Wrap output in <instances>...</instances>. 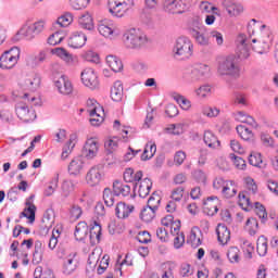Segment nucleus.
<instances>
[{"instance_id":"nucleus-1","label":"nucleus","mask_w":278,"mask_h":278,"mask_svg":"<svg viewBox=\"0 0 278 278\" xmlns=\"http://www.w3.org/2000/svg\"><path fill=\"white\" fill-rule=\"evenodd\" d=\"M123 42L126 49L140 51L149 45V37L139 28H130L124 33Z\"/></svg>"},{"instance_id":"nucleus-2","label":"nucleus","mask_w":278,"mask_h":278,"mask_svg":"<svg viewBox=\"0 0 278 278\" xmlns=\"http://www.w3.org/2000/svg\"><path fill=\"white\" fill-rule=\"evenodd\" d=\"M217 73L222 77H238L240 75V65L235 55L217 58Z\"/></svg>"},{"instance_id":"nucleus-3","label":"nucleus","mask_w":278,"mask_h":278,"mask_svg":"<svg viewBox=\"0 0 278 278\" xmlns=\"http://www.w3.org/2000/svg\"><path fill=\"white\" fill-rule=\"evenodd\" d=\"M248 34L250 36H255V38L252 39V42H270V36H273V33L270 31V26L263 24L255 18H252L249 22Z\"/></svg>"},{"instance_id":"nucleus-4","label":"nucleus","mask_w":278,"mask_h":278,"mask_svg":"<svg viewBox=\"0 0 278 278\" xmlns=\"http://www.w3.org/2000/svg\"><path fill=\"white\" fill-rule=\"evenodd\" d=\"M194 53V43L188 37H179L173 48V58L178 61L190 60Z\"/></svg>"},{"instance_id":"nucleus-5","label":"nucleus","mask_w":278,"mask_h":278,"mask_svg":"<svg viewBox=\"0 0 278 278\" xmlns=\"http://www.w3.org/2000/svg\"><path fill=\"white\" fill-rule=\"evenodd\" d=\"M188 34L195 40L197 45H200V47H207V45H210V37L205 35V26L201 24L199 17H194L190 21Z\"/></svg>"},{"instance_id":"nucleus-6","label":"nucleus","mask_w":278,"mask_h":278,"mask_svg":"<svg viewBox=\"0 0 278 278\" xmlns=\"http://www.w3.org/2000/svg\"><path fill=\"white\" fill-rule=\"evenodd\" d=\"M21 60V49L18 47H12L11 49L4 51L0 55V68L1 71H12L16 67Z\"/></svg>"},{"instance_id":"nucleus-7","label":"nucleus","mask_w":278,"mask_h":278,"mask_svg":"<svg viewBox=\"0 0 278 278\" xmlns=\"http://www.w3.org/2000/svg\"><path fill=\"white\" fill-rule=\"evenodd\" d=\"M109 12L112 16L123 18L136 5L134 0H108Z\"/></svg>"},{"instance_id":"nucleus-8","label":"nucleus","mask_w":278,"mask_h":278,"mask_svg":"<svg viewBox=\"0 0 278 278\" xmlns=\"http://www.w3.org/2000/svg\"><path fill=\"white\" fill-rule=\"evenodd\" d=\"M42 31H45V21L31 23V21L27 20L20 28L18 34L26 40H34Z\"/></svg>"},{"instance_id":"nucleus-9","label":"nucleus","mask_w":278,"mask_h":278,"mask_svg":"<svg viewBox=\"0 0 278 278\" xmlns=\"http://www.w3.org/2000/svg\"><path fill=\"white\" fill-rule=\"evenodd\" d=\"M15 113L20 121L23 123H31V121H36V111L29 108L25 102H17L15 104Z\"/></svg>"},{"instance_id":"nucleus-10","label":"nucleus","mask_w":278,"mask_h":278,"mask_svg":"<svg viewBox=\"0 0 278 278\" xmlns=\"http://www.w3.org/2000/svg\"><path fill=\"white\" fill-rule=\"evenodd\" d=\"M50 53L62 60L66 66H77V64H79V58H77V55H73L63 47L51 49Z\"/></svg>"},{"instance_id":"nucleus-11","label":"nucleus","mask_w":278,"mask_h":278,"mask_svg":"<svg viewBox=\"0 0 278 278\" xmlns=\"http://www.w3.org/2000/svg\"><path fill=\"white\" fill-rule=\"evenodd\" d=\"M81 81L86 88H90V90H97L99 88V76L94 70L87 67L80 74Z\"/></svg>"},{"instance_id":"nucleus-12","label":"nucleus","mask_w":278,"mask_h":278,"mask_svg":"<svg viewBox=\"0 0 278 278\" xmlns=\"http://www.w3.org/2000/svg\"><path fill=\"white\" fill-rule=\"evenodd\" d=\"M163 12L166 14H184L186 12V3L182 0H164Z\"/></svg>"},{"instance_id":"nucleus-13","label":"nucleus","mask_w":278,"mask_h":278,"mask_svg":"<svg viewBox=\"0 0 278 278\" xmlns=\"http://www.w3.org/2000/svg\"><path fill=\"white\" fill-rule=\"evenodd\" d=\"M98 31L100 36L109 38V40H114V38L118 36V33L116 31V25L108 20L99 22Z\"/></svg>"},{"instance_id":"nucleus-14","label":"nucleus","mask_w":278,"mask_h":278,"mask_svg":"<svg viewBox=\"0 0 278 278\" xmlns=\"http://www.w3.org/2000/svg\"><path fill=\"white\" fill-rule=\"evenodd\" d=\"M20 86L26 92H36L40 88V75L31 73L24 78Z\"/></svg>"},{"instance_id":"nucleus-15","label":"nucleus","mask_w":278,"mask_h":278,"mask_svg":"<svg viewBox=\"0 0 278 278\" xmlns=\"http://www.w3.org/2000/svg\"><path fill=\"white\" fill-rule=\"evenodd\" d=\"M222 7L230 18H238L244 12V7L235 0H223Z\"/></svg>"},{"instance_id":"nucleus-16","label":"nucleus","mask_w":278,"mask_h":278,"mask_svg":"<svg viewBox=\"0 0 278 278\" xmlns=\"http://www.w3.org/2000/svg\"><path fill=\"white\" fill-rule=\"evenodd\" d=\"M83 157L86 160H94L99 153V141L94 138H88L83 147Z\"/></svg>"},{"instance_id":"nucleus-17","label":"nucleus","mask_w":278,"mask_h":278,"mask_svg":"<svg viewBox=\"0 0 278 278\" xmlns=\"http://www.w3.org/2000/svg\"><path fill=\"white\" fill-rule=\"evenodd\" d=\"M212 73V68L207 64L199 63L194 65L191 71V83L201 81V79H205Z\"/></svg>"},{"instance_id":"nucleus-18","label":"nucleus","mask_w":278,"mask_h":278,"mask_svg":"<svg viewBox=\"0 0 278 278\" xmlns=\"http://www.w3.org/2000/svg\"><path fill=\"white\" fill-rule=\"evenodd\" d=\"M79 262L77 261V253L72 252L63 260V275H73L77 270Z\"/></svg>"},{"instance_id":"nucleus-19","label":"nucleus","mask_w":278,"mask_h":278,"mask_svg":"<svg viewBox=\"0 0 278 278\" xmlns=\"http://www.w3.org/2000/svg\"><path fill=\"white\" fill-rule=\"evenodd\" d=\"M218 205H220V200L218 197H208L203 201V212L206 216H214L218 214Z\"/></svg>"},{"instance_id":"nucleus-20","label":"nucleus","mask_w":278,"mask_h":278,"mask_svg":"<svg viewBox=\"0 0 278 278\" xmlns=\"http://www.w3.org/2000/svg\"><path fill=\"white\" fill-rule=\"evenodd\" d=\"M153 188V182L149 178L139 180L134 187V192L138 191V194L141 199H147L151 189Z\"/></svg>"},{"instance_id":"nucleus-21","label":"nucleus","mask_w":278,"mask_h":278,"mask_svg":"<svg viewBox=\"0 0 278 278\" xmlns=\"http://www.w3.org/2000/svg\"><path fill=\"white\" fill-rule=\"evenodd\" d=\"M88 40V37L86 36V34L81 33V31H75L67 41L68 47H71V49H81V47L86 46V42Z\"/></svg>"},{"instance_id":"nucleus-22","label":"nucleus","mask_w":278,"mask_h":278,"mask_svg":"<svg viewBox=\"0 0 278 278\" xmlns=\"http://www.w3.org/2000/svg\"><path fill=\"white\" fill-rule=\"evenodd\" d=\"M103 179V170L98 166H93L86 175V181L89 186H99Z\"/></svg>"},{"instance_id":"nucleus-23","label":"nucleus","mask_w":278,"mask_h":278,"mask_svg":"<svg viewBox=\"0 0 278 278\" xmlns=\"http://www.w3.org/2000/svg\"><path fill=\"white\" fill-rule=\"evenodd\" d=\"M54 85L61 94H71L73 92V84L65 75H61L59 79L54 80Z\"/></svg>"},{"instance_id":"nucleus-24","label":"nucleus","mask_w":278,"mask_h":278,"mask_svg":"<svg viewBox=\"0 0 278 278\" xmlns=\"http://www.w3.org/2000/svg\"><path fill=\"white\" fill-rule=\"evenodd\" d=\"M31 201H34V195H30L26 200V208L21 213V216L28 218L29 223H34V220H36V205Z\"/></svg>"},{"instance_id":"nucleus-25","label":"nucleus","mask_w":278,"mask_h":278,"mask_svg":"<svg viewBox=\"0 0 278 278\" xmlns=\"http://www.w3.org/2000/svg\"><path fill=\"white\" fill-rule=\"evenodd\" d=\"M216 233L218 242L222 243L224 247L225 244H227V242H229V240H231V231L224 224L217 225Z\"/></svg>"},{"instance_id":"nucleus-26","label":"nucleus","mask_w":278,"mask_h":278,"mask_svg":"<svg viewBox=\"0 0 278 278\" xmlns=\"http://www.w3.org/2000/svg\"><path fill=\"white\" fill-rule=\"evenodd\" d=\"M142 179V170L134 172V168L128 167L124 172V181L126 184H135L137 185Z\"/></svg>"},{"instance_id":"nucleus-27","label":"nucleus","mask_w":278,"mask_h":278,"mask_svg":"<svg viewBox=\"0 0 278 278\" xmlns=\"http://www.w3.org/2000/svg\"><path fill=\"white\" fill-rule=\"evenodd\" d=\"M113 193L115 197H129V194H131V187L123 184L122 181L115 180L113 182Z\"/></svg>"},{"instance_id":"nucleus-28","label":"nucleus","mask_w":278,"mask_h":278,"mask_svg":"<svg viewBox=\"0 0 278 278\" xmlns=\"http://www.w3.org/2000/svg\"><path fill=\"white\" fill-rule=\"evenodd\" d=\"M75 144H77V135L73 134L70 136L68 141L64 144L61 160H67L68 155L73 153V150L75 149Z\"/></svg>"},{"instance_id":"nucleus-29","label":"nucleus","mask_w":278,"mask_h":278,"mask_svg":"<svg viewBox=\"0 0 278 278\" xmlns=\"http://www.w3.org/2000/svg\"><path fill=\"white\" fill-rule=\"evenodd\" d=\"M84 170V156L74 157L68 165L70 175H79Z\"/></svg>"},{"instance_id":"nucleus-30","label":"nucleus","mask_w":278,"mask_h":278,"mask_svg":"<svg viewBox=\"0 0 278 278\" xmlns=\"http://www.w3.org/2000/svg\"><path fill=\"white\" fill-rule=\"evenodd\" d=\"M131 212H134V205H129L125 202H118L115 208L117 218H128Z\"/></svg>"},{"instance_id":"nucleus-31","label":"nucleus","mask_w":278,"mask_h":278,"mask_svg":"<svg viewBox=\"0 0 278 278\" xmlns=\"http://www.w3.org/2000/svg\"><path fill=\"white\" fill-rule=\"evenodd\" d=\"M77 180L65 179L61 185V197H63V199H68L71 192L77 187Z\"/></svg>"},{"instance_id":"nucleus-32","label":"nucleus","mask_w":278,"mask_h":278,"mask_svg":"<svg viewBox=\"0 0 278 278\" xmlns=\"http://www.w3.org/2000/svg\"><path fill=\"white\" fill-rule=\"evenodd\" d=\"M89 240L90 244L94 247V244H99L101 242V226L99 223L94 222L89 230Z\"/></svg>"},{"instance_id":"nucleus-33","label":"nucleus","mask_w":278,"mask_h":278,"mask_svg":"<svg viewBox=\"0 0 278 278\" xmlns=\"http://www.w3.org/2000/svg\"><path fill=\"white\" fill-rule=\"evenodd\" d=\"M203 140L206 147L210 149H218V147H220V141L211 130L204 131Z\"/></svg>"},{"instance_id":"nucleus-34","label":"nucleus","mask_w":278,"mask_h":278,"mask_svg":"<svg viewBox=\"0 0 278 278\" xmlns=\"http://www.w3.org/2000/svg\"><path fill=\"white\" fill-rule=\"evenodd\" d=\"M75 239L81 242L88 236V224L86 222H79L74 231Z\"/></svg>"},{"instance_id":"nucleus-35","label":"nucleus","mask_w":278,"mask_h":278,"mask_svg":"<svg viewBox=\"0 0 278 278\" xmlns=\"http://www.w3.org/2000/svg\"><path fill=\"white\" fill-rule=\"evenodd\" d=\"M111 99L115 102L123 101V83L121 80H116L111 88Z\"/></svg>"},{"instance_id":"nucleus-36","label":"nucleus","mask_w":278,"mask_h":278,"mask_svg":"<svg viewBox=\"0 0 278 278\" xmlns=\"http://www.w3.org/2000/svg\"><path fill=\"white\" fill-rule=\"evenodd\" d=\"M106 64H108L109 68H111V71H113V73H121V71L123 68V61H121V59H118L115 55H108Z\"/></svg>"},{"instance_id":"nucleus-37","label":"nucleus","mask_w":278,"mask_h":278,"mask_svg":"<svg viewBox=\"0 0 278 278\" xmlns=\"http://www.w3.org/2000/svg\"><path fill=\"white\" fill-rule=\"evenodd\" d=\"M78 24L83 29H87L88 31L94 29V22H92V15L90 13L83 14L78 20Z\"/></svg>"},{"instance_id":"nucleus-38","label":"nucleus","mask_w":278,"mask_h":278,"mask_svg":"<svg viewBox=\"0 0 278 278\" xmlns=\"http://www.w3.org/2000/svg\"><path fill=\"white\" fill-rule=\"evenodd\" d=\"M235 118L239 123H245L247 125H250L251 127H254V129H256V127H257V122H255V118H253V116H251V115H247L242 111L236 113Z\"/></svg>"},{"instance_id":"nucleus-39","label":"nucleus","mask_w":278,"mask_h":278,"mask_svg":"<svg viewBox=\"0 0 278 278\" xmlns=\"http://www.w3.org/2000/svg\"><path fill=\"white\" fill-rule=\"evenodd\" d=\"M156 151H157V146H155V143H153L152 141H149L146 144L143 153L141 154L142 162H147L148 160H151V157L155 155Z\"/></svg>"},{"instance_id":"nucleus-40","label":"nucleus","mask_w":278,"mask_h":278,"mask_svg":"<svg viewBox=\"0 0 278 278\" xmlns=\"http://www.w3.org/2000/svg\"><path fill=\"white\" fill-rule=\"evenodd\" d=\"M155 212H157V208H153V206L147 205L141 211V214H140L141 220H143V223H151V220L155 218Z\"/></svg>"},{"instance_id":"nucleus-41","label":"nucleus","mask_w":278,"mask_h":278,"mask_svg":"<svg viewBox=\"0 0 278 278\" xmlns=\"http://www.w3.org/2000/svg\"><path fill=\"white\" fill-rule=\"evenodd\" d=\"M238 55L240 60H247L251 55V50L249 49V40L242 39L238 46Z\"/></svg>"},{"instance_id":"nucleus-42","label":"nucleus","mask_w":278,"mask_h":278,"mask_svg":"<svg viewBox=\"0 0 278 278\" xmlns=\"http://www.w3.org/2000/svg\"><path fill=\"white\" fill-rule=\"evenodd\" d=\"M199 9L202 12V14H210V12H213V14H215L216 16H220L218 8L212 5L210 1H201L199 4Z\"/></svg>"},{"instance_id":"nucleus-43","label":"nucleus","mask_w":278,"mask_h":278,"mask_svg":"<svg viewBox=\"0 0 278 278\" xmlns=\"http://www.w3.org/2000/svg\"><path fill=\"white\" fill-rule=\"evenodd\" d=\"M256 251L261 257L266 256V253H268V241L266 240V237L261 236L257 239Z\"/></svg>"},{"instance_id":"nucleus-44","label":"nucleus","mask_w":278,"mask_h":278,"mask_svg":"<svg viewBox=\"0 0 278 278\" xmlns=\"http://www.w3.org/2000/svg\"><path fill=\"white\" fill-rule=\"evenodd\" d=\"M238 136H240L241 140H252L253 139V131L249 129V127L244 125H238L236 127Z\"/></svg>"},{"instance_id":"nucleus-45","label":"nucleus","mask_w":278,"mask_h":278,"mask_svg":"<svg viewBox=\"0 0 278 278\" xmlns=\"http://www.w3.org/2000/svg\"><path fill=\"white\" fill-rule=\"evenodd\" d=\"M194 94L198 99H207L212 94V87L210 85H201L199 88L194 89Z\"/></svg>"},{"instance_id":"nucleus-46","label":"nucleus","mask_w":278,"mask_h":278,"mask_svg":"<svg viewBox=\"0 0 278 278\" xmlns=\"http://www.w3.org/2000/svg\"><path fill=\"white\" fill-rule=\"evenodd\" d=\"M254 46H252V49H254V51L256 53H260L261 55L264 53H268V49H270V42L268 41H256L253 42Z\"/></svg>"},{"instance_id":"nucleus-47","label":"nucleus","mask_w":278,"mask_h":278,"mask_svg":"<svg viewBox=\"0 0 278 278\" xmlns=\"http://www.w3.org/2000/svg\"><path fill=\"white\" fill-rule=\"evenodd\" d=\"M59 181H60V179L58 176L53 177L50 180L49 186L43 191L45 197H53V194H55V190H58Z\"/></svg>"},{"instance_id":"nucleus-48","label":"nucleus","mask_w":278,"mask_h":278,"mask_svg":"<svg viewBox=\"0 0 278 278\" xmlns=\"http://www.w3.org/2000/svg\"><path fill=\"white\" fill-rule=\"evenodd\" d=\"M174 99L178 105H180L181 110H185V112H188L190 108H192V102L181 94L175 96Z\"/></svg>"},{"instance_id":"nucleus-49","label":"nucleus","mask_w":278,"mask_h":278,"mask_svg":"<svg viewBox=\"0 0 278 278\" xmlns=\"http://www.w3.org/2000/svg\"><path fill=\"white\" fill-rule=\"evenodd\" d=\"M40 262H42V241H36L33 264H40Z\"/></svg>"},{"instance_id":"nucleus-50","label":"nucleus","mask_w":278,"mask_h":278,"mask_svg":"<svg viewBox=\"0 0 278 278\" xmlns=\"http://www.w3.org/2000/svg\"><path fill=\"white\" fill-rule=\"evenodd\" d=\"M227 257L230 264H238V262H240V249H238V247L229 248Z\"/></svg>"},{"instance_id":"nucleus-51","label":"nucleus","mask_w":278,"mask_h":278,"mask_svg":"<svg viewBox=\"0 0 278 278\" xmlns=\"http://www.w3.org/2000/svg\"><path fill=\"white\" fill-rule=\"evenodd\" d=\"M255 214L262 220V223H266L268 218V213H266V207L262 205L260 202L254 203Z\"/></svg>"},{"instance_id":"nucleus-52","label":"nucleus","mask_w":278,"mask_h":278,"mask_svg":"<svg viewBox=\"0 0 278 278\" xmlns=\"http://www.w3.org/2000/svg\"><path fill=\"white\" fill-rule=\"evenodd\" d=\"M222 193L226 199H231L232 197H236V194H238V189L233 187L232 181H228L227 185L222 190Z\"/></svg>"},{"instance_id":"nucleus-53","label":"nucleus","mask_w":278,"mask_h":278,"mask_svg":"<svg viewBox=\"0 0 278 278\" xmlns=\"http://www.w3.org/2000/svg\"><path fill=\"white\" fill-rule=\"evenodd\" d=\"M89 115L91 116L90 123L93 127H99L103 123V116H101L97 110L89 109Z\"/></svg>"},{"instance_id":"nucleus-54","label":"nucleus","mask_w":278,"mask_h":278,"mask_svg":"<svg viewBox=\"0 0 278 278\" xmlns=\"http://www.w3.org/2000/svg\"><path fill=\"white\" fill-rule=\"evenodd\" d=\"M210 38L212 42H215V45H217V47H223V45L225 43V37H223V33L218 30H211Z\"/></svg>"},{"instance_id":"nucleus-55","label":"nucleus","mask_w":278,"mask_h":278,"mask_svg":"<svg viewBox=\"0 0 278 278\" xmlns=\"http://www.w3.org/2000/svg\"><path fill=\"white\" fill-rule=\"evenodd\" d=\"M118 142H121V138L111 137L105 141L104 147L110 153H112V151H116L118 149Z\"/></svg>"},{"instance_id":"nucleus-56","label":"nucleus","mask_w":278,"mask_h":278,"mask_svg":"<svg viewBox=\"0 0 278 278\" xmlns=\"http://www.w3.org/2000/svg\"><path fill=\"white\" fill-rule=\"evenodd\" d=\"M247 227H248V231L250 233V236H255V233H257V229L260 228V224L257 223L256 218H248L247 223H245Z\"/></svg>"},{"instance_id":"nucleus-57","label":"nucleus","mask_w":278,"mask_h":278,"mask_svg":"<svg viewBox=\"0 0 278 278\" xmlns=\"http://www.w3.org/2000/svg\"><path fill=\"white\" fill-rule=\"evenodd\" d=\"M73 23V14L72 13H65L64 15L60 16L56 20V25L59 27H68Z\"/></svg>"},{"instance_id":"nucleus-58","label":"nucleus","mask_w":278,"mask_h":278,"mask_svg":"<svg viewBox=\"0 0 278 278\" xmlns=\"http://www.w3.org/2000/svg\"><path fill=\"white\" fill-rule=\"evenodd\" d=\"M81 214H84V211L81 210V206L78 204H73L70 208V217L72 220H79L81 218Z\"/></svg>"},{"instance_id":"nucleus-59","label":"nucleus","mask_w":278,"mask_h":278,"mask_svg":"<svg viewBox=\"0 0 278 278\" xmlns=\"http://www.w3.org/2000/svg\"><path fill=\"white\" fill-rule=\"evenodd\" d=\"M249 163L251 164V166H256L257 168H262V164H263L262 154L258 152H254L250 154Z\"/></svg>"},{"instance_id":"nucleus-60","label":"nucleus","mask_w":278,"mask_h":278,"mask_svg":"<svg viewBox=\"0 0 278 278\" xmlns=\"http://www.w3.org/2000/svg\"><path fill=\"white\" fill-rule=\"evenodd\" d=\"M62 40H64V34L56 31L50 35V37L48 38V45L55 47V45H60Z\"/></svg>"},{"instance_id":"nucleus-61","label":"nucleus","mask_w":278,"mask_h":278,"mask_svg":"<svg viewBox=\"0 0 278 278\" xmlns=\"http://www.w3.org/2000/svg\"><path fill=\"white\" fill-rule=\"evenodd\" d=\"M52 136H53L54 142L62 144L67 138V132H66V129L60 128L55 132H53Z\"/></svg>"},{"instance_id":"nucleus-62","label":"nucleus","mask_w":278,"mask_h":278,"mask_svg":"<svg viewBox=\"0 0 278 278\" xmlns=\"http://www.w3.org/2000/svg\"><path fill=\"white\" fill-rule=\"evenodd\" d=\"M230 160L239 170H244V168H247V161H244V159L236 156V154H230Z\"/></svg>"},{"instance_id":"nucleus-63","label":"nucleus","mask_w":278,"mask_h":278,"mask_svg":"<svg viewBox=\"0 0 278 278\" xmlns=\"http://www.w3.org/2000/svg\"><path fill=\"white\" fill-rule=\"evenodd\" d=\"M88 3H90V0H70L73 10H84V8H88Z\"/></svg>"},{"instance_id":"nucleus-64","label":"nucleus","mask_w":278,"mask_h":278,"mask_svg":"<svg viewBox=\"0 0 278 278\" xmlns=\"http://www.w3.org/2000/svg\"><path fill=\"white\" fill-rule=\"evenodd\" d=\"M184 192H186V189L184 187L175 188L172 191L170 199L173 201H177L178 203H180L181 200L184 199Z\"/></svg>"}]
</instances>
